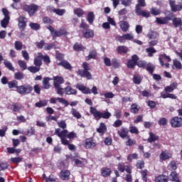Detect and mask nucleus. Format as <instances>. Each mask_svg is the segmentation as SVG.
<instances>
[{"instance_id": "obj_40", "label": "nucleus", "mask_w": 182, "mask_h": 182, "mask_svg": "<svg viewBox=\"0 0 182 182\" xmlns=\"http://www.w3.org/2000/svg\"><path fill=\"white\" fill-rule=\"evenodd\" d=\"M63 35H66V30L61 29L55 32V34L53 35V39L56 38L58 36H63Z\"/></svg>"}, {"instance_id": "obj_29", "label": "nucleus", "mask_w": 182, "mask_h": 182, "mask_svg": "<svg viewBox=\"0 0 182 182\" xmlns=\"http://www.w3.org/2000/svg\"><path fill=\"white\" fill-rule=\"evenodd\" d=\"M60 66H63L65 69H68L70 70L72 69V65H70V63H69L67 60H63L60 62L58 64Z\"/></svg>"}, {"instance_id": "obj_1", "label": "nucleus", "mask_w": 182, "mask_h": 182, "mask_svg": "<svg viewBox=\"0 0 182 182\" xmlns=\"http://www.w3.org/2000/svg\"><path fill=\"white\" fill-rule=\"evenodd\" d=\"M90 113L93 114L95 119H109L112 116V113L107 111L106 112H102L97 109L90 107Z\"/></svg>"}, {"instance_id": "obj_18", "label": "nucleus", "mask_w": 182, "mask_h": 182, "mask_svg": "<svg viewBox=\"0 0 182 182\" xmlns=\"http://www.w3.org/2000/svg\"><path fill=\"white\" fill-rule=\"evenodd\" d=\"M18 28L21 31H23L26 28V21H25V17L20 16L18 18Z\"/></svg>"}, {"instance_id": "obj_37", "label": "nucleus", "mask_w": 182, "mask_h": 182, "mask_svg": "<svg viewBox=\"0 0 182 182\" xmlns=\"http://www.w3.org/2000/svg\"><path fill=\"white\" fill-rule=\"evenodd\" d=\"M71 114L76 119H81L82 118V114H80V112H78L77 110H76V109H75V108H72Z\"/></svg>"}, {"instance_id": "obj_9", "label": "nucleus", "mask_w": 182, "mask_h": 182, "mask_svg": "<svg viewBox=\"0 0 182 182\" xmlns=\"http://www.w3.org/2000/svg\"><path fill=\"white\" fill-rule=\"evenodd\" d=\"M54 87H59L60 85L65 83V80L60 76H55L53 77Z\"/></svg>"}, {"instance_id": "obj_32", "label": "nucleus", "mask_w": 182, "mask_h": 182, "mask_svg": "<svg viewBox=\"0 0 182 182\" xmlns=\"http://www.w3.org/2000/svg\"><path fill=\"white\" fill-rule=\"evenodd\" d=\"M70 176V172L69 171H61V178L62 180H69Z\"/></svg>"}, {"instance_id": "obj_20", "label": "nucleus", "mask_w": 182, "mask_h": 182, "mask_svg": "<svg viewBox=\"0 0 182 182\" xmlns=\"http://www.w3.org/2000/svg\"><path fill=\"white\" fill-rule=\"evenodd\" d=\"M169 180L174 182H180V176H178L177 172L173 171L169 176Z\"/></svg>"}, {"instance_id": "obj_16", "label": "nucleus", "mask_w": 182, "mask_h": 182, "mask_svg": "<svg viewBox=\"0 0 182 182\" xmlns=\"http://www.w3.org/2000/svg\"><path fill=\"white\" fill-rule=\"evenodd\" d=\"M85 147L86 149H94V147H96V142L90 139H85Z\"/></svg>"}, {"instance_id": "obj_42", "label": "nucleus", "mask_w": 182, "mask_h": 182, "mask_svg": "<svg viewBox=\"0 0 182 182\" xmlns=\"http://www.w3.org/2000/svg\"><path fill=\"white\" fill-rule=\"evenodd\" d=\"M133 82L135 85H140V83H141V76L139 75H134Z\"/></svg>"}, {"instance_id": "obj_17", "label": "nucleus", "mask_w": 182, "mask_h": 182, "mask_svg": "<svg viewBox=\"0 0 182 182\" xmlns=\"http://www.w3.org/2000/svg\"><path fill=\"white\" fill-rule=\"evenodd\" d=\"M167 60L168 62H171V58L170 56L166 55V54H161L159 58V63H161V66L164 65V62L163 60Z\"/></svg>"}, {"instance_id": "obj_43", "label": "nucleus", "mask_w": 182, "mask_h": 182, "mask_svg": "<svg viewBox=\"0 0 182 182\" xmlns=\"http://www.w3.org/2000/svg\"><path fill=\"white\" fill-rule=\"evenodd\" d=\"M87 19L89 23H93V21H95V14H93V12L88 13Z\"/></svg>"}, {"instance_id": "obj_14", "label": "nucleus", "mask_w": 182, "mask_h": 182, "mask_svg": "<svg viewBox=\"0 0 182 182\" xmlns=\"http://www.w3.org/2000/svg\"><path fill=\"white\" fill-rule=\"evenodd\" d=\"M55 134L60 137V139H63L68 137V130L64 129L60 132V129H56L55 131Z\"/></svg>"}, {"instance_id": "obj_46", "label": "nucleus", "mask_w": 182, "mask_h": 182, "mask_svg": "<svg viewBox=\"0 0 182 182\" xmlns=\"http://www.w3.org/2000/svg\"><path fill=\"white\" fill-rule=\"evenodd\" d=\"M139 110H140V107H139V105H136V104H133L131 105V112L132 113H138Z\"/></svg>"}, {"instance_id": "obj_23", "label": "nucleus", "mask_w": 182, "mask_h": 182, "mask_svg": "<svg viewBox=\"0 0 182 182\" xmlns=\"http://www.w3.org/2000/svg\"><path fill=\"white\" fill-rule=\"evenodd\" d=\"M177 86L178 85L176 82L171 83L170 85L165 87V92L171 93V92H173L174 89H176Z\"/></svg>"}, {"instance_id": "obj_3", "label": "nucleus", "mask_w": 182, "mask_h": 182, "mask_svg": "<svg viewBox=\"0 0 182 182\" xmlns=\"http://www.w3.org/2000/svg\"><path fill=\"white\" fill-rule=\"evenodd\" d=\"M16 90L19 93V95H22L25 96L26 95H29V93H32V90H33V87L31 85H23L18 87H16Z\"/></svg>"}, {"instance_id": "obj_21", "label": "nucleus", "mask_w": 182, "mask_h": 182, "mask_svg": "<svg viewBox=\"0 0 182 182\" xmlns=\"http://www.w3.org/2000/svg\"><path fill=\"white\" fill-rule=\"evenodd\" d=\"M119 26L123 32H127L129 31V23L127 21H120Z\"/></svg>"}, {"instance_id": "obj_57", "label": "nucleus", "mask_w": 182, "mask_h": 182, "mask_svg": "<svg viewBox=\"0 0 182 182\" xmlns=\"http://www.w3.org/2000/svg\"><path fill=\"white\" fill-rule=\"evenodd\" d=\"M29 26L33 29V31H38V29H41V26L38 24V23H31Z\"/></svg>"}, {"instance_id": "obj_39", "label": "nucleus", "mask_w": 182, "mask_h": 182, "mask_svg": "<svg viewBox=\"0 0 182 182\" xmlns=\"http://www.w3.org/2000/svg\"><path fill=\"white\" fill-rule=\"evenodd\" d=\"M96 56H97V53L96 50H91L89 55L86 57V59L87 60H90V59H96Z\"/></svg>"}, {"instance_id": "obj_49", "label": "nucleus", "mask_w": 182, "mask_h": 182, "mask_svg": "<svg viewBox=\"0 0 182 182\" xmlns=\"http://www.w3.org/2000/svg\"><path fill=\"white\" fill-rule=\"evenodd\" d=\"M9 89H14V87H18V81L13 80L8 82Z\"/></svg>"}, {"instance_id": "obj_19", "label": "nucleus", "mask_w": 182, "mask_h": 182, "mask_svg": "<svg viewBox=\"0 0 182 182\" xmlns=\"http://www.w3.org/2000/svg\"><path fill=\"white\" fill-rule=\"evenodd\" d=\"M159 159L163 161L168 160L169 159H171V154L167 151H162L159 155Z\"/></svg>"}, {"instance_id": "obj_25", "label": "nucleus", "mask_w": 182, "mask_h": 182, "mask_svg": "<svg viewBox=\"0 0 182 182\" xmlns=\"http://www.w3.org/2000/svg\"><path fill=\"white\" fill-rule=\"evenodd\" d=\"M159 140V136L154 134L153 132H149V137L147 139L149 143H153V141H157Z\"/></svg>"}, {"instance_id": "obj_62", "label": "nucleus", "mask_w": 182, "mask_h": 182, "mask_svg": "<svg viewBox=\"0 0 182 182\" xmlns=\"http://www.w3.org/2000/svg\"><path fill=\"white\" fill-rule=\"evenodd\" d=\"M157 36H159V34L157 33V32L154 31L148 34V38H149V39H156Z\"/></svg>"}, {"instance_id": "obj_31", "label": "nucleus", "mask_w": 182, "mask_h": 182, "mask_svg": "<svg viewBox=\"0 0 182 182\" xmlns=\"http://www.w3.org/2000/svg\"><path fill=\"white\" fill-rule=\"evenodd\" d=\"M54 14L56 15H58V16H63L65 14H66V10L65 9H54L52 10Z\"/></svg>"}, {"instance_id": "obj_4", "label": "nucleus", "mask_w": 182, "mask_h": 182, "mask_svg": "<svg viewBox=\"0 0 182 182\" xmlns=\"http://www.w3.org/2000/svg\"><path fill=\"white\" fill-rule=\"evenodd\" d=\"M174 18V14L173 13H170L166 17H156V22L158 25H167L169 21H171Z\"/></svg>"}, {"instance_id": "obj_54", "label": "nucleus", "mask_w": 182, "mask_h": 182, "mask_svg": "<svg viewBox=\"0 0 182 182\" xmlns=\"http://www.w3.org/2000/svg\"><path fill=\"white\" fill-rule=\"evenodd\" d=\"M112 66H114V68H115L116 69H117V68H120V61H119L117 59L114 58L112 60Z\"/></svg>"}, {"instance_id": "obj_41", "label": "nucleus", "mask_w": 182, "mask_h": 182, "mask_svg": "<svg viewBox=\"0 0 182 182\" xmlns=\"http://www.w3.org/2000/svg\"><path fill=\"white\" fill-rule=\"evenodd\" d=\"M11 18L4 17V19L1 21V25L2 28H6L8 26V24L9 23V20Z\"/></svg>"}, {"instance_id": "obj_38", "label": "nucleus", "mask_w": 182, "mask_h": 182, "mask_svg": "<svg viewBox=\"0 0 182 182\" xmlns=\"http://www.w3.org/2000/svg\"><path fill=\"white\" fill-rule=\"evenodd\" d=\"M4 63L7 69H9V70H11L12 72H15V68H14V65H12L11 62L8 61V60H5Z\"/></svg>"}, {"instance_id": "obj_2", "label": "nucleus", "mask_w": 182, "mask_h": 182, "mask_svg": "<svg viewBox=\"0 0 182 182\" xmlns=\"http://www.w3.org/2000/svg\"><path fill=\"white\" fill-rule=\"evenodd\" d=\"M82 68L84 70H78L77 75L81 76V77H86L88 80H91L92 74L89 70H90V67H89V63H83Z\"/></svg>"}, {"instance_id": "obj_13", "label": "nucleus", "mask_w": 182, "mask_h": 182, "mask_svg": "<svg viewBox=\"0 0 182 182\" xmlns=\"http://www.w3.org/2000/svg\"><path fill=\"white\" fill-rule=\"evenodd\" d=\"M135 14L138 16H143L144 18H150V11H144V10H135Z\"/></svg>"}, {"instance_id": "obj_6", "label": "nucleus", "mask_w": 182, "mask_h": 182, "mask_svg": "<svg viewBox=\"0 0 182 182\" xmlns=\"http://www.w3.org/2000/svg\"><path fill=\"white\" fill-rule=\"evenodd\" d=\"M133 39H134V35L133 33H126L117 37V41L120 43H124L126 41H133Z\"/></svg>"}, {"instance_id": "obj_10", "label": "nucleus", "mask_w": 182, "mask_h": 182, "mask_svg": "<svg viewBox=\"0 0 182 182\" xmlns=\"http://www.w3.org/2000/svg\"><path fill=\"white\" fill-rule=\"evenodd\" d=\"M169 5L171 6V9L172 12L180 11L182 9V4L177 5V4H176L175 1L170 0Z\"/></svg>"}, {"instance_id": "obj_64", "label": "nucleus", "mask_w": 182, "mask_h": 182, "mask_svg": "<svg viewBox=\"0 0 182 182\" xmlns=\"http://www.w3.org/2000/svg\"><path fill=\"white\" fill-rule=\"evenodd\" d=\"M159 126H166L167 125V119L162 118L159 121Z\"/></svg>"}, {"instance_id": "obj_26", "label": "nucleus", "mask_w": 182, "mask_h": 182, "mask_svg": "<svg viewBox=\"0 0 182 182\" xmlns=\"http://www.w3.org/2000/svg\"><path fill=\"white\" fill-rule=\"evenodd\" d=\"M172 68H175V69H177L178 70H181L182 69V65L181 62L177 59H173V66Z\"/></svg>"}, {"instance_id": "obj_51", "label": "nucleus", "mask_w": 182, "mask_h": 182, "mask_svg": "<svg viewBox=\"0 0 182 182\" xmlns=\"http://www.w3.org/2000/svg\"><path fill=\"white\" fill-rule=\"evenodd\" d=\"M48 105V101L41 100L35 104L36 107H43V106H46Z\"/></svg>"}, {"instance_id": "obj_55", "label": "nucleus", "mask_w": 182, "mask_h": 182, "mask_svg": "<svg viewBox=\"0 0 182 182\" xmlns=\"http://www.w3.org/2000/svg\"><path fill=\"white\" fill-rule=\"evenodd\" d=\"M74 14H75V15H77V16L80 18V16H82L83 15V14H85V12L81 9H75Z\"/></svg>"}, {"instance_id": "obj_7", "label": "nucleus", "mask_w": 182, "mask_h": 182, "mask_svg": "<svg viewBox=\"0 0 182 182\" xmlns=\"http://www.w3.org/2000/svg\"><path fill=\"white\" fill-rule=\"evenodd\" d=\"M171 124L172 127H181L182 126V118L178 117H175L171 119Z\"/></svg>"}, {"instance_id": "obj_15", "label": "nucleus", "mask_w": 182, "mask_h": 182, "mask_svg": "<svg viewBox=\"0 0 182 182\" xmlns=\"http://www.w3.org/2000/svg\"><path fill=\"white\" fill-rule=\"evenodd\" d=\"M42 58H43V54L38 53V55L34 58V65L36 66H42Z\"/></svg>"}, {"instance_id": "obj_30", "label": "nucleus", "mask_w": 182, "mask_h": 182, "mask_svg": "<svg viewBox=\"0 0 182 182\" xmlns=\"http://www.w3.org/2000/svg\"><path fill=\"white\" fill-rule=\"evenodd\" d=\"M75 164L77 166V167H83L85 164H86V159H74Z\"/></svg>"}, {"instance_id": "obj_5", "label": "nucleus", "mask_w": 182, "mask_h": 182, "mask_svg": "<svg viewBox=\"0 0 182 182\" xmlns=\"http://www.w3.org/2000/svg\"><path fill=\"white\" fill-rule=\"evenodd\" d=\"M39 6L36 4H31V5H25L23 6L24 11L28 12L30 16H33L35 14H36V11H38Z\"/></svg>"}, {"instance_id": "obj_48", "label": "nucleus", "mask_w": 182, "mask_h": 182, "mask_svg": "<svg viewBox=\"0 0 182 182\" xmlns=\"http://www.w3.org/2000/svg\"><path fill=\"white\" fill-rule=\"evenodd\" d=\"M129 132L132 134H139V129L130 124Z\"/></svg>"}, {"instance_id": "obj_61", "label": "nucleus", "mask_w": 182, "mask_h": 182, "mask_svg": "<svg viewBox=\"0 0 182 182\" xmlns=\"http://www.w3.org/2000/svg\"><path fill=\"white\" fill-rule=\"evenodd\" d=\"M10 161L12 163H15L16 164H18L21 163V161H22V158H21V157L11 158L10 159Z\"/></svg>"}, {"instance_id": "obj_36", "label": "nucleus", "mask_w": 182, "mask_h": 182, "mask_svg": "<svg viewBox=\"0 0 182 182\" xmlns=\"http://www.w3.org/2000/svg\"><path fill=\"white\" fill-rule=\"evenodd\" d=\"M73 49L74 50H75L76 52H79L80 50H85V49H86V47L82 46V44H80L78 43H76L74 46H73Z\"/></svg>"}, {"instance_id": "obj_34", "label": "nucleus", "mask_w": 182, "mask_h": 182, "mask_svg": "<svg viewBox=\"0 0 182 182\" xmlns=\"http://www.w3.org/2000/svg\"><path fill=\"white\" fill-rule=\"evenodd\" d=\"M65 92L67 95H76L77 93V91H76V90H73L70 86L65 87Z\"/></svg>"}, {"instance_id": "obj_22", "label": "nucleus", "mask_w": 182, "mask_h": 182, "mask_svg": "<svg viewBox=\"0 0 182 182\" xmlns=\"http://www.w3.org/2000/svg\"><path fill=\"white\" fill-rule=\"evenodd\" d=\"M97 132L100 134H105V133L107 132V128L106 127V124H105V123L103 122H101L100 127L97 129Z\"/></svg>"}, {"instance_id": "obj_27", "label": "nucleus", "mask_w": 182, "mask_h": 182, "mask_svg": "<svg viewBox=\"0 0 182 182\" xmlns=\"http://www.w3.org/2000/svg\"><path fill=\"white\" fill-rule=\"evenodd\" d=\"M117 51L118 53H127L129 52V48L124 46H119L117 48Z\"/></svg>"}, {"instance_id": "obj_12", "label": "nucleus", "mask_w": 182, "mask_h": 182, "mask_svg": "<svg viewBox=\"0 0 182 182\" xmlns=\"http://www.w3.org/2000/svg\"><path fill=\"white\" fill-rule=\"evenodd\" d=\"M75 87L78 89V90H80V92H82L85 95H90V89L86 87L84 85L77 84L75 85Z\"/></svg>"}, {"instance_id": "obj_44", "label": "nucleus", "mask_w": 182, "mask_h": 182, "mask_svg": "<svg viewBox=\"0 0 182 182\" xmlns=\"http://www.w3.org/2000/svg\"><path fill=\"white\" fill-rule=\"evenodd\" d=\"M28 70L31 73H38L39 70H41V68L35 67V66H30L28 68Z\"/></svg>"}, {"instance_id": "obj_11", "label": "nucleus", "mask_w": 182, "mask_h": 182, "mask_svg": "<svg viewBox=\"0 0 182 182\" xmlns=\"http://www.w3.org/2000/svg\"><path fill=\"white\" fill-rule=\"evenodd\" d=\"M95 33L92 30L86 28L82 31V36L86 39H90V38H93Z\"/></svg>"}, {"instance_id": "obj_53", "label": "nucleus", "mask_w": 182, "mask_h": 182, "mask_svg": "<svg viewBox=\"0 0 182 182\" xmlns=\"http://www.w3.org/2000/svg\"><path fill=\"white\" fill-rule=\"evenodd\" d=\"M151 14L154 15V16H157V15H160V14H161V10L157 8H152L151 9Z\"/></svg>"}, {"instance_id": "obj_28", "label": "nucleus", "mask_w": 182, "mask_h": 182, "mask_svg": "<svg viewBox=\"0 0 182 182\" xmlns=\"http://www.w3.org/2000/svg\"><path fill=\"white\" fill-rule=\"evenodd\" d=\"M146 0H138V4L135 6V11H139L141 9V6H146Z\"/></svg>"}, {"instance_id": "obj_56", "label": "nucleus", "mask_w": 182, "mask_h": 182, "mask_svg": "<svg viewBox=\"0 0 182 182\" xmlns=\"http://www.w3.org/2000/svg\"><path fill=\"white\" fill-rule=\"evenodd\" d=\"M173 23L175 28H177V26H179V25H181L182 21L181 18H175L173 19Z\"/></svg>"}, {"instance_id": "obj_47", "label": "nucleus", "mask_w": 182, "mask_h": 182, "mask_svg": "<svg viewBox=\"0 0 182 182\" xmlns=\"http://www.w3.org/2000/svg\"><path fill=\"white\" fill-rule=\"evenodd\" d=\"M146 52H147L149 58H153V53H156V50L154 48H148L146 49Z\"/></svg>"}, {"instance_id": "obj_24", "label": "nucleus", "mask_w": 182, "mask_h": 182, "mask_svg": "<svg viewBox=\"0 0 182 182\" xmlns=\"http://www.w3.org/2000/svg\"><path fill=\"white\" fill-rule=\"evenodd\" d=\"M49 80H52V79L49 78V77H46L43 80V89H49L50 87V84H49Z\"/></svg>"}, {"instance_id": "obj_63", "label": "nucleus", "mask_w": 182, "mask_h": 182, "mask_svg": "<svg viewBox=\"0 0 182 182\" xmlns=\"http://www.w3.org/2000/svg\"><path fill=\"white\" fill-rule=\"evenodd\" d=\"M46 182H58V179L53 176H50L48 178H46Z\"/></svg>"}, {"instance_id": "obj_33", "label": "nucleus", "mask_w": 182, "mask_h": 182, "mask_svg": "<svg viewBox=\"0 0 182 182\" xmlns=\"http://www.w3.org/2000/svg\"><path fill=\"white\" fill-rule=\"evenodd\" d=\"M112 174V170L109 168H104L102 169V176L103 177H109Z\"/></svg>"}, {"instance_id": "obj_8", "label": "nucleus", "mask_w": 182, "mask_h": 182, "mask_svg": "<svg viewBox=\"0 0 182 182\" xmlns=\"http://www.w3.org/2000/svg\"><path fill=\"white\" fill-rule=\"evenodd\" d=\"M117 134L121 139H129V129L126 127H121V129L118 130Z\"/></svg>"}, {"instance_id": "obj_35", "label": "nucleus", "mask_w": 182, "mask_h": 182, "mask_svg": "<svg viewBox=\"0 0 182 182\" xmlns=\"http://www.w3.org/2000/svg\"><path fill=\"white\" fill-rule=\"evenodd\" d=\"M156 182H168V178L164 175H161L155 178Z\"/></svg>"}, {"instance_id": "obj_60", "label": "nucleus", "mask_w": 182, "mask_h": 182, "mask_svg": "<svg viewBox=\"0 0 182 182\" xmlns=\"http://www.w3.org/2000/svg\"><path fill=\"white\" fill-rule=\"evenodd\" d=\"M127 139V141L126 142L127 146H134V144H136V140L130 139V136Z\"/></svg>"}, {"instance_id": "obj_59", "label": "nucleus", "mask_w": 182, "mask_h": 182, "mask_svg": "<svg viewBox=\"0 0 182 182\" xmlns=\"http://www.w3.org/2000/svg\"><path fill=\"white\" fill-rule=\"evenodd\" d=\"M14 46H15V49H16V50H21L22 49V42L21 41H16L14 43Z\"/></svg>"}, {"instance_id": "obj_58", "label": "nucleus", "mask_w": 182, "mask_h": 182, "mask_svg": "<svg viewBox=\"0 0 182 182\" xmlns=\"http://www.w3.org/2000/svg\"><path fill=\"white\" fill-rule=\"evenodd\" d=\"M11 106L13 107V112H19L22 109V105L19 104H13Z\"/></svg>"}, {"instance_id": "obj_52", "label": "nucleus", "mask_w": 182, "mask_h": 182, "mask_svg": "<svg viewBox=\"0 0 182 182\" xmlns=\"http://www.w3.org/2000/svg\"><path fill=\"white\" fill-rule=\"evenodd\" d=\"M24 75H23V73H15L14 74V78L16 79V80H22V79H23Z\"/></svg>"}, {"instance_id": "obj_50", "label": "nucleus", "mask_w": 182, "mask_h": 182, "mask_svg": "<svg viewBox=\"0 0 182 182\" xmlns=\"http://www.w3.org/2000/svg\"><path fill=\"white\" fill-rule=\"evenodd\" d=\"M146 69L149 73L152 75L153 72H154L155 67L153 64L151 63H148L146 65Z\"/></svg>"}, {"instance_id": "obj_45", "label": "nucleus", "mask_w": 182, "mask_h": 182, "mask_svg": "<svg viewBox=\"0 0 182 182\" xmlns=\"http://www.w3.org/2000/svg\"><path fill=\"white\" fill-rule=\"evenodd\" d=\"M18 64L20 66L21 70H26V68H27L26 62L19 60L18 61Z\"/></svg>"}]
</instances>
